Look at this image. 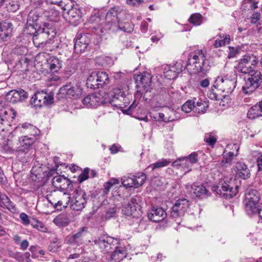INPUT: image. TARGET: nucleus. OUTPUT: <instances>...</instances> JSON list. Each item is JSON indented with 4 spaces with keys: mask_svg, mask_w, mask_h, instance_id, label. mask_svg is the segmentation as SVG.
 <instances>
[{
    "mask_svg": "<svg viewBox=\"0 0 262 262\" xmlns=\"http://www.w3.org/2000/svg\"><path fill=\"white\" fill-rule=\"evenodd\" d=\"M260 201V194L255 189H250L245 193V199L244 202H256L259 203Z\"/></svg>",
    "mask_w": 262,
    "mask_h": 262,
    "instance_id": "obj_31",
    "label": "nucleus"
},
{
    "mask_svg": "<svg viewBox=\"0 0 262 262\" xmlns=\"http://www.w3.org/2000/svg\"><path fill=\"white\" fill-rule=\"evenodd\" d=\"M90 170V169L89 168H85L83 170V172L79 175L78 178V180L80 183H82L89 178V173Z\"/></svg>",
    "mask_w": 262,
    "mask_h": 262,
    "instance_id": "obj_56",
    "label": "nucleus"
},
{
    "mask_svg": "<svg viewBox=\"0 0 262 262\" xmlns=\"http://www.w3.org/2000/svg\"><path fill=\"white\" fill-rule=\"evenodd\" d=\"M119 184V180L117 179H112L110 181L105 183L104 185V187L105 189V192L107 193L110 189L115 184Z\"/></svg>",
    "mask_w": 262,
    "mask_h": 262,
    "instance_id": "obj_54",
    "label": "nucleus"
},
{
    "mask_svg": "<svg viewBox=\"0 0 262 262\" xmlns=\"http://www.w3.org/2000/svg\"><path fill=\"white\" fill-rule=\"evenodd\" d=\"M220 36L222 38H223L222 39H216L215 40L213 46L216 48L222 47L226 44H228L230 41V38L229 35H223V36L220 35Z\"/></svg>",
    "mask_w": 262,
    "mask_h": 262,
    "instance_id": "obj_37",
    "label": "nucleus"
},
{
    "mask_svg": "<svg viewBox=\"0 0 262 262\" xmlns=\"http://www.w3.org/2000/svg\"><path fill=\"white\" fill-rule=\"evenodd\" d=\"M153 118L156 120V121H162L164 122H167V121H171L173 119H170L168 118L166 120V118H165V115L163 113H158L155 115V116L153 117Z\"/></svg>",
    "mask_w": 262,
    "mask_h": 262,
    "instance_id": "obj_58",
    "label": "nucleus"
},
{
    "mask_svg": "<svg viewBox=\"0 0 262 262\" xmlns=\"http://www.w3.org/2000/svg\"><path fill=\"white\" fill-rule=\"evenodd\" d=\"M96 76L95 74V72L92 73L91 75L88 77L87 80L86 84L88 85V87H89L91 89H98L100 88L99 85H98V82L96 81Z\"/></svg>",
    "mask_w": 262,
    "mask_h": 262,
    "instance_id": "obj_38",
    "label": "nucleus"
},
{
    "mask_svg": "<svg viewBox=\"0 0 262 262\" xmlns=\"http://www.w3.org/2000/svg\"><path fill=\"white\" fill-rule=\"evenodd\" d=\"M238 188V186H235L234 188L224 181L220 182L217 185L214 186L212 190L220 195H223L226 198H231L237 194Z\"/></svg>",
    "mask_w": 262,
    "mask_h": 262,
    "instance_id": "obj_10",
    "label": "nucleus"
},
{
    "mask_svg": "<svg viewBox=\"0 0 262 262\" xmlns=\"http://www.w3.org/2000/svg\"><path fill=\"white\" fill-rule=\"evenodd\" d=\"M191 192H192L196 196H201L204 195H207L208 191L206 187L203 185H196L193 184L191 186Z\"/></svg>",
    "mask_w": 262,
    "mask_h": 262,
    "instance_id": "obj_34",
    "label": "nucleus"
},
{
    "mask_svg": "<svg viewBox=\"0 0 262 262\" xmlns=\"http://www.w3.org/2000/svg\"><path fill=\"white\" fill-rule=\"evenodd\" d=\"M34 99L35 105L41 106L42 105L52 104L53 102V95L51 93L47 94L43 92H38L35 95Z\"/></svg>",
    "mask_w": 262,
    "mask_h": 262,
    "instance_id": "obj_18",
    "label": "nucleus"
},
{
    "mask_svg": "<svg viewBox=\"0 0 262 262\" xmlns=\"http://www.w3.org/2000/svg\"><path fill=\"white\" fill-rule=\"evenodd\" d=\"M140 83L137 85L138 87L142 89V93L150 92L151 88V76L148 73H145L140 76Z\"/></svg>",
    "mask_w": 262,
    "mask_h": 262,
    "instance_id": "obj_24",
    "label": "nucleus"
},
{
    "mask_svg": "<svg viewBox=\"0 0 262 262\" xmlns=\"http://www.w3.org/2000/svg\"><path fill=\"white\" fill-rule=\"evenodd\" d=\"M53 185L57 189H67L71 187V181L63 176L54 177L52 180Z\"/></svg>",
    "mask_w": 262,
    "mask_h": 262,
    "instance_id": "obj_22",
    "label": "nucleus"
},
{
    "mask_svg": "<svg viewBox=\"0 0 262 262\" xmlns=\"http://www.w3.org/2000/svg\"><path fill=\"white\" fill-rule=\"evenodd\" d=\"M116 92H115V94L113 99L111 101H107L108 106L114 105L116 107H122V104L117 103V101H119L120 99L123 98V96H125L124 92L120 90H116Z\"/></svg>",
    "mask_w": 262,
    "mask_h": 262,
    "instance_id": "obj_33",
    "label": "nucleus"
},
{
    "mask_svg": "<svg viewBox=\"0 0 262 262\" xmlns=\"http://www.w3.org/2000/svg\"><path fill=\"white\" fill-rule=\"evenodd\" d=\"M245 211L249 216L257 215L261 204L256 202H244Z\"/></svg>",
    "mask_w": 262,
    "mask_h": 262,
    "instance_id": "obj_27",
    "label": "nucleus"
},
{
    "mask_svg": "<svg viewBox=\"0 0 262 262\" xmlns=\"http://www.w3.org/2000/svg\"><path fill=\"white\" fill-rule=\"evenodd\" d=\"M19 217L22 223L24 225H28L31 223L30 222V220L29 219L28 215L25 213H21L19 215Z\"/></svg>",
    "mask_w": 262,
    "mask_h": 262,
    "instance_id": "obj_60",
    "label": "nucleus"
},
{
    "mask_svg": "<svg viewBox=\"0 0 262 262\" xmlns=\"http://www.w3.org/2000/svg\"><path fill=\"white\" fill-rule=\"evenodd\" d=\"M171 67L178 74L182 72L185 68H187V65L183 60H178L174 65L171 66Z\"/></svg>",
    "mask_w": 262,
    "mask_h": 262,
    "instance_id": "obj_43",
    "label": "nucleus"
},
{
    "mask_svg": "<svg viewBox=\"0 0 262 262\" xmlns=\"http://www.w3.org/2000/svg\"><path fill=\"white\" fill-rule=\"evenodd\" d=\"M237 82L235 76L226 75L218 76L216 79L213 87L226 94H231L234 90Z\"/></svg>",
    "mask_w": 262,
    "mask_h": 262,
    "instance_id": "obj_3",
    "label": "nucleus"
},
{
    "mask_svg": "<svg viewBox=\"0 0 262 262\" xmlns=\"http://www.w3.org/2000/svg\"><path fill=\"white\" fill-rule=\"evenodd\" d=\"M115 248V250L111 255V260L119 262L126 257V251L123 248L117 246Z\"/></svg>",
    "mask_w": 262,
    "mask_h": 262,
    "instance_id": "obj_28",
    "label": "nucleus"
},
{
    "mask_svg": "<svg viewBox=\"0 0 262 262\" xmlns=\"http://www.w3.org/2000/svg\"><path fill=\"white\" fill-rule=\"evenodd\" d=\"M89 242L92 246L97 245L102 251L109 252L110 250L115 248L119 244L118 239L111 236H102L92 238Z\"/></svg>",
    "mask_w": 262,
    "mask_h": 262,
    "instance_id": "obj_5",
    "label": "nucleus"
},
{
    "mask_svg": "<svg viewBox=\"0 0 262 262\" xmlns=\"http://www.w3.org/2000/svg\"><path fill=\"white\" fill-rule=\"evenodd\" d=\"M233 152H228V153H224L223 159L222 160V163L224 164H230L232 161L233 158Z\"/></svg>",
    "mask_w": 262,
    "mask_h": 262,
    "instance_id": "obj_50",
    "label": "nucleus"
},
{
    "mask_svg": "<svg viewBox=\"0 0 262 262\" xmlns=\"http://www.w3.org/2000/svg\"><path fill=\"white\" fill-rule=\"evenodd\" d=\"M171 161L169 160L162 159L161 160L158 161L157 162L152 164L149 166L151 167V169L152 170H154L156 169L160 168L166 166Z\"/></svg>",
    "mask_w": 262,
    "mask_h": 262,
    "instance_id": "obj_42",
    "label": "nucleus"
},
{
    "mask_svg": "<svg viewBox=\"0 0 262 262\" xmlns=\"http://www.w3.org/2000/svg\"><path fill=\"white\" fill-rule=\"evenodd\" d=\"M31 124L28 123H24L21 124L20 126H18L16 127L15 130H20L21 132L24 133L25 130H27L29 128V126H30Z\"/></svg>",
    "mask_w": 262,
    "mask_h": 262,
    "instance_id": "obj_63",
    "label": "nucleus"
},
{
    "mask_svg": "<svg viewBox=\"0 0 262 262\" xmlns=\"http://www.w3.org/2000/svg\"><path fill=\"white\" fill-rule=\"evenodd\" d=\"M188 200L185 199L178 200L171 208L170 217L180 225L182 217L184 215L189 207Z\"/></svg>",
    "mask_w": 262,
    "mask_h": 262,
    "instance_id": "obj_4",
    "label": "nucleus"
},
{
    "mask_svg": "<svg viewBox=\"0 0 262 262\" xmlns=\"http://www.w3.org/2000/svg\"><path fill=\"white\" fill-rule=\"evenodd\" d=\"M186 157L188 160L189 163H191L192 165L196 163L198 161V155L195 152H192Z\"/></svg>",
    "mask_w": 262,
    "mask_h": 262,
    "instance_id": "obj_59",
    "label": "nucleus"
},
{
    "mask_svg": "<svg viewBox=\"0 0 262 262\" xmlns=\"http://www.w3.org/2000/svg\"><path fill=\"white\" fill-rule=\"evenodd\" d=\"M24 134H27L28 136H33V138H35V136L38 135L39 130L35 126L33 125L29 126L28 129L27 130L24 132Z\"/></svg>",
    "mask_w": 262,
    "mask_h": 262,
    "instance_id": "obj_47",
    "label": "nucleus"
},
{
    "mask_svg": "<svg viewBox=\"0 0 262 262\" xmlns=\"http://www.w3.org/2000/svg\"><path fill=\"white\" fill-rule=\"evenodd\" d=\"M261 73L259 71H253L248 74L245 84L243 90L245 94H249L256 90L262 81Z\"/></svg>",
    "mask_w": 262,
    "mask_h": 262,
    "instance_id": "obj_6",
    "label": "nucleus"
},
{
    "mask_svg": "<svg viewBox=\"0 0 262 262\" xmlns=\"http://www.w3.org/2000/svg\"><path fill=\"white\" fill-rule=\"evenodd\" d=\"M48 34L50 35L49 37L45 41L42 46V47H41L40 48L44 51L51 52L54 49V46L53 45L54 42V39L56 34L55 29H51V30Z\"/></svg>",
    "mask_w": 262,
    "mask_h": 262,
    "instance_id": "obj_25",
    "label": "nucleus"
},
{
    "mask_svg": "<svg viewBox=\"0 0 262 262\" xmlns=\"http://www.w3.org/2000/svg\"><path fill=\"white\" fill-rule=\"evenodd\" d=\"M163 37V34L161 33H159L156 35H152L151 37V40L152 42H158L161 38Z\"/></svg>",
    "mask_w": 262,
    "mask_h": 262,
    "instance_id": "obj_64",
    "label": "nucleus"
},
{
    "mask_svg": "<svg viewBox=\"0 0 262 262\" xmlns=\"http://www.w3.org/2000/svg\"><path fill=\"white\" fill-rule=\"evenodd\" d=\"M105 19L106 23L111 26L119 22L118 21V9L117 8H113L108 11L105 16Z\"/></svg>",
    "mask_w": 262,
    "mask_h": 262,
    "instance_id": "obj_30",
    "label": "nucleus"
},
{
    "mask_svg": "<svg viewBox=\"0 0 262 262\" xmlns=\"http://www.w3.org/2000/svg\"><path fill=\"white\" fill-rule=\"evenodd\" d=\"M36 138L28 135L19 137L16 146L11 145L9 141L4 145V148L8 151L15 152L18 160L21 162H27L31 159L29 151L36 142Z\"/></svg>",
    "mask_w": 262,
    "mask_h": 262,
    "instance_id": "obj_1",
    "label": "nucleus"
},
{
    "mask_svg": "<svg viewBox=\"0 0 262 262\" xmlns=\"http://www.w3.org/2000/svg\"><path fill=\"white\" fill-rule=\"evenodd\" d=\"M86 233L87 228L82 227L76 233L67 236L65 239V242L68 244L79 246L83 243L84 237Z\"/></svg>",
    "mask_w": 262,
    "mask_h": 262,
    "instance_id": "obj_15",
    "label": "nucleus"
},
{
    "mask_svg": "<svg viewBox=\"0 0 262 262\" xmlns=\"http://www.w3.org/2000/svg\"><path fill=\"white\" fill-rule=\"evenodd\" d=\"M204 140L209 145H213L216 142V138L213 136L210 133L205 134Z\"/></svg>",
    "mask_w": 262,
    "mask_h": 262,
    "instance_id": "obj_51",
    "label": "nucleus"
},
{
    "mask_svg": "<svg viewBox=\"0 0 262 262\" xmlns=\"http://www.w3.org/2000/svg\"><path fill=\"white\" fill-rule=\"evenodd\" d=\"M96 80V81L98 82L99 86L102 87L105 85H107L110 83V78L107 73L105 72L99 71L95 72Z\"/></svg>",
    "mask_w": 262,
    "mask_h": 262,
    "instance_id": "obj_32",
    "label": "nucleus"
},
{
    "mask_svg": "<svg viewBox=\"0 0 262 262\" xmlns=\"http://www.w3.org/2000/svg\"><path fill=\"white\" fill-rule=\"evenodd\" d=\"M47 64L51 72H57L61 68V61L55 56H51L46 60Z\"/></svg>",
    "mask_w": 262,
    "mask_h": 262,
    "instance_id": "obj_26",
    "label": "nucleus"
},
{
    "mask_svg": "<svg viewBox=\"0 0 262 262\" xmlns=\"http://www.w3.org/2000/svg\"><path fill=\"white\" fill-rule=\"evenodd\" d=\"M83 103L87 107L95 108L101 104H107V101L100 93H94L85 97Z\"/></svg>",
    "mask_w": 262,
    "mask_h": 262,
    "instance_id": "obj_12",
    "label": "nucleus"
},
{
    "mask_svg": "<svg viewBox=\"0 0 262 262\" xmlns=\"http://www.w3.org/2000/svg\"><path fill=\"white\" fill-rule=\"evenodd\" d=\"M47 1L51 4L56 5L60 7L64 10L67 9V6L66 4V0H47Z\"/></svg>",
    "mask_w": 262,
    "mask_h": 262,
    "instance_id": "obj_53",
    "label": "nucleus"
},
{
    "mask_svg": "<svg viewBox=\"0 0 262 262\" xmlns=\"http://www.w3.org/2000/svg\"><path fill=\"white\" fill-rule=\"evenodd\" d=\"M210 67L202 50H197L189 54L187 70L190 74L202 73L203 75H206Z\"/></svg>",
    "mask_w": 262,
    "mask_h": 262,
    "instance_id": "obj_2",
    "label": "nucleus"
},
{
    "mask_svg": "<svg viewBox=\"0 0 262 262\" xmlns=\"http://www.w3.org/2000/svg\"><path fill=\"white\" fill-rule=\"evenodd\" d=\"M20 7L18 0H11L8 4H7L6 8L8 11L15 12L19 9Z\"/></svg>",
    "mask_w": 262,
    "mask_h": 262,
    "instance_id": "obj_40",
    "label": "nucleus"
},
{
    "mask_svg": "<svg viewBox=\"0 0 262 262\" xmlns=\"http://www.w3.org/2000/svg\"><path fill=\"white\" fill-rule=\"evenodd\" d=\"M71 199V197L69 196ZM87 195L84 190L80 188L75 189L72 194L70 206L73 210H82L87 203Z\"/></svg>",
    "mask_w": 262,
    "mask_h": 262,
    "instance_id": "obj_7",
    "label": "nucleus"
},
{
    "mask_svg": "<svg viewBox=\"0 0 262 262\" xmlns=\"http://www.w3.org/2000/svg\"><path fill=\"white\" fill-rule=\"evenodd\" d=\"M0 206L2 207H6L9 210L13 209L14 206L11 202L8 197L5 194L0 192Z\"/></svg>",
    "mask_w": 262,
    "mask_h": 262,
    "instance_id": "obj_35",
    "label": "nucleus"
},
{
    "mask_svg": "<svg viewBox=\"0 0 262 262\" xmlns=\"http://www.w3.org/2000/svg\"><path fill=\"white\" fill-rule=\"evenodd\" d=\"M31 225L33 228L37 229V230L42 232H47V228L45 225L41 222L37 220L34 219L31 222Z\"/></svg>",
    "mask_w": 262,
    "mask_h": 262,
    "instance_id": "obj_39",
    "label": "nucleus"
},
{
    "mask_svg": "<svg viewBox=\"0 0 262 262\" xmlns=\"http://www.w3.org/2000/svg\"><path fill=\"white\" fill-rule=\"evenodd\" d=\"M164 75L168 79H174L178 76L175 71L169 66H166L164 69Z\"/></svg>",
    "mask_w": 262,
    "mask_h": 262,
    "instance_id": "obj_36",
    "label": "nucleus"
},
{
    "mask_svg": "<svg viewBox=\"0 0 262 262\" xmlns=\"http://www.w3.org/2000/svg\"><path fill=\"white\" fill-rule=\"evenodd\" d=\"M12 26L11 23L4 21L0 23V30L2 32L4 31L11 32Z\"/></svg>",
    "mask_w": 262,
    "mask_h": 262,
    "instance_id": "obj_55",
    "label": "nucleus"
},
{
    "mask_svg": "<svg viewBox=\"0 0 262 262\" xmlns=\"http://www.w3.org/2000/svg\"><path fill=\"white\" fill-rule=\"evenodd\" d=\"M147 216L150 220L159 222L166 217L167 213L161 207L153 208L149 211Z\"/></svg>",
    "mask_w": 262,
    "mask_h": 262,
    "instance_id": "obj_21",
    "label": "nucleus"
},
{
    "mask_svg": "<svg viewBox=\"0 0 262 262\" xmlns=\"http://www.w3.org/2000/svg\"><path fill=\"white\" fill-rule=\"evenodd\" d=\"M28 98V94L24 90L18 89L8 92L5 96L6 100L10 103H15Z\"/></svg>",
    "mask_w": 262,
    "mask_h": 262,
    "instance_id": "obj_14",
    "label": "nucleus"
},
{
    "mask_svg": "<svg viewBox=\"0 0 262 262\" xmlns=\"http://www.w3.org/2000/svg\"><path fill=\"white\" fill-rule=\"evenodd\" d=\"M89 43V39L86 34H82L77 37L74 45L75 52L79 54L85 51Z\"/></svg>",
    "mask_w": 262,
    "mask_h": 262,
    "instance_id": "obj_20",
    "label": "nucleus"
},
{
    "mask_svg": "<svg viewBox=\"0 0 262 262\" xmlns=\"http://www.w3.org/2000/svg\"><path fill=\"white\" fill-rule=\"evenodd\" d=\"M51 29H55L53 24H43V27H39L36 32V34L33 36V42L36 47L40 48L42 47L45 41L50 35L48 33H50Z\"/></svg>",
    "mask_w": 262,
    "mask_h": 262,
    "instance_id": "obj_9",
    "label": "nucleus"
},
{
    "mask_svg": "<svg viewBox=\"0 0 262 262\" xmlns=\"http://www.w3.org/2000/svg\"><path fill=\"white\" fill-rule=\"evenodd\" d=\"M257 62V58L255 56L252 54H246L241 59L237 66V70L241 73L249 74L254 70Z\"/></svg>",
    "mask_w": 262,
    "mask_h": 262,
    "instance_id": "obj_8",
    "label": "nucleus"
},
{
    "mask_svg": "<svg viewBox=\"0 0 262 262\" xmlns=\"http://www.w3.org/2000/svg\"><path fill=\"white\" fill-rule=\"evenodd\" d=\"M54 223L57 226L60 227H64L68 225V222L64 221V217L62 215H58L56 216L53 221Z\"/></svg>",
    "mask_w": 262,
    "mask_h": 262,
    "instance_id": "obj_52",
    "label": "nucleus"
},
{
    "mask_svg": "<svg viewBox=\"0 0 262 262\" xmlns=\"http://www.w3.org/2000/svg\"><path fill=\"white\" fill-rule=\"evenodd\" d=\"M208 105L205 102H197L195 105V111L199 113H204Z\"/></svg>",
    "mask_w": 262,
    "mask_h": 262,
    "instance_id": "obj_46",
    "label": "nucleus"
},
{
    "mask_svg": "<svg viewBox=\"0 0 262 262\" xmlns=\"http://www.w3.org/2000/svg\"><path fill=\"white\" fill-rule=\"evenodd\" d=\"M262 116V108L259 102L252 106L248 111L247 117L251 119Z\"/></svg>",
    "mask_w": 262,
    "mask_h": 262,
    "instance_id": "obj_29",
    "label": "nucleus"
},
{
    "mask_svg": "<svg viewBox=\"0 0 262 262\" xmlns=\"http://www.w3.org/2000/svg\"><path fill=\"white\" fill-rule=\"evenodd\" d=\"M203 17L200 13L192 14L189 18V22L194 26H199L202 23Z\"/></svg>",
    "mask_w": 262,
    "mask_h": 262,
    "instance_id": "obj_41",
    "label": "nucleus"
},
{
    "mask_svg": "<svg viewBox=\"0 0 262 262\" xmlns=\"http://www.w3.org/2000/svg\"><path fill=\"white\" fill-rule=\"evenodd\" d=\"M60 93L66 97L77 99L81 94V90L77 86L66 85L60 89Z\"/></svg>",
    "mask_w": 262,
    "mask_h": 262,
    "instance_id": "obj_19",
    "label": "nucleus"
},
{
    "mask_svg": "<svg viewBox=\"0 0 262 262\" xmlns=\"http://www.w3.org/2000/svg\"><path fill=\"white\" fill-rule=\"evenodd\" d=\"M11 256L16 260L18 261L19 262H23L24 261V255L23 254L20 252H15L12 253Z\"/></svg>",
    "mask_w": 262,
    "mask_h": 262,
    "instance_id": "obj_61",
    "label": "nucleus"
},
{
    "mask_svg": "<svg viewBox=\"0 0 262 262\" xmlns=\"http://www.w3.org/2000/svg\"><path fill=\"white\" fill-rule=\"evenodd\" d=\"M141 207L137 198H132L128 204L123 207L122 211L127 216H137L140 214Z\"/></svg>",
    "mask_w": 262,
    "mask_h": 262,
    "instance_id": "obj_16",
    "label": "nucleus"
},
{
    "mask_svg": "<svg viewBox=\"0 0 262 262\" xmlns=\"http://www.w3.org/2000/svg\"><path fill=\"white\" fill-rule=\"evenodd\" d=\"M48 17L51 21L57 22L59 20L60 13L58 11L52 10Z\"/></svg>",
    "mask_w": 262,
    "mask_h": 262,
    "instance_id": "obj_49",
    "label": "nucleus"
},
{
    "mask_svg": "<svg viewBox=\"0 0 262 262\" xmlns=\"http://www.w3.org/2000/svg\"><path fill=\"white\" fill-rule=\"evenodd\" d=\"M46 16L47 15H39L36 11H32L28 15L27 24L33 28L35 26V29H39V27H43V24H50L44 21Z\"/></svg>",
    "mask_w": 262,
    "mask_h": 262,
    "instance_id": "obj_13",
    "label": "nucleus"
},
{
    "mask_svg": "<svg viewBox=\"0 0 262 262\" xmlns=\"http://www.w3.org/2000/svg\"><path fill=\"white\" fill-rule=\"evenodd\" d=\"M61 246V242L59 239H56L53 241L49 246V249L53 252H56L60 248Z\"/></svg>",
    "mask_w": 262,
    "mask_h": 262,
    "instance_id": "obj_48",
    "label": "nucleus"
},
{
    "mask_svg": "<svg viewBox=\"0 0 262 262\" xmlns=\"http://www.w3.org/2000/svg\"><path fill=\"white\" fill-rule=\"evenodd\" d=\"M8 113L10 114V115H12V119H14L17 114L16 112L13 108L10 109L9 112H7V111H0V124L3 125L5 122H6V117L4 115H3V114L6 115Z\"/></svg>",
    "mask_w": 262,
    "mask_h": 262,
    "instance_id": "obj_45",
    "label": "nucleus"
},
{
    "mask_svg": "<svg viewBox=\"0 0 262 262\" xmlns=\"http://www.w3.org/2000/svg\"><path fill=\"white\" fill-rule=\"evenodd\" d=\"M116 213V208L115 207H113L110 208L106 212L105 217L106 219H109L111 217H114Z\"/></svg>",
    "mask_w": 262,
    "mask_h": 262,
    "instance_id": "obj_62",
    "label": "nucleus"
},
{
    "mask_svg": "<svg viewBox=\"0 0 262 262\" xmlns=\"http://www.w3.org/2000/svg\"><path fill=\"white\" fill-rule=\"evenodd\" d=\"M195 102L191 100H187L182 106V110L186 113H190L192 109L195 110Z\"/></svg>",
    "mask_w": 262,
    "mask_h": 262,
    "instance_id": "obj_44",
    "label": "nucleus"
},
{
    "mask_svg": "<svg viewBox=\"0 0 262 262\" xmlns=\"http://www.w3.org/2000/svg\"><path fill=\"white\" fill-rule=\"evenodd\" d=\"M66 19L71 24L77 25L81 18V12L77 7H72L67 12Z\"/></svg>",
    "mask_w": 262,
    "mask_h": 262,
    "instance_id": "obj_23",
    "label": "nucleus"
},
{
    "mask_svg": "<svg viewBox=\"0 0 262 262\" xmlns=\"http://www.w3.org/2000/svg\"><path fill=\"white\" fill-rule=\"evenodd\" d=\"M146 178L144 173H141L136 176H124L121 181L123 186L126 187L138 188L144 183Z\"/></svg>",
    "mask_w": 262,
    "mask_h": 262,
    "instance_id": "obj_11",
    "label": "nucleus"
},
{
    "mask_svg": "<svg viewBox=\"0 0 262 262\" xmlns=\"http://www.w3.org/2000/svg\"><path fill=\"white\" fill-rule=\"evenodd\" d=\"M118 28L126 32H130L133 31V29L129 27L130 25L128 23H124L123 24L122 23H118Z\"/></svg>",
    "mask_w": 262,
    "mask_h": 262,
    "instance_id": "obj_57",
    "label": "nucleus"
},
{
    "mask_svg": "<svg viewBox=\"0 0 262 262\" xmlns=\"http://www.w3.org/2000/svg\"><path fill=\"white\" fill-rule=\"evenodd\" d=\"M233 168L235 171L236 177L243 180H247L250 176V171L248 166L243 161L237 162Z\"/></svg>",
    "mask_w": 262,
    "mask_h": 262,
    "instance_id": "obj_17",
    "label": "nucleus"
}]
</instances>
